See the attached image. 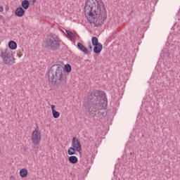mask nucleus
I'll use <instances>...</instances> for the list:
<instances>
[{
    "mask_svg": "<svg viewBox=\"0 0 180 180\" xmlns=\"http://www.w3.org/2000/svg\"><path fill=\"white\" fill-rule=\"evenodd\" d=\"M66 34L70 37V39H75L77 37H75V34L70 30H65Z\"/></svg>",
    "mask_w": 180,
    "mask_h": 180,
    "instance_id": "nucleus-18",
    "label": "nucleus"
},
{
    "mask_svg": "<svg viewBox=\"0 0 180 180\" xmlns=\"http://www.w3.org/2000/svg\"><path fill=\"white\" fill-rule=\"evenodd\" d=\"M46 47L49 50H52L53 51H56V50H58L60 49V41L58 38L53 37V35L48 37L46 41Z\"/></svg>",
    "mask_w": 180,
    "mask_h": 180,
    "instance_id": "nucleus-5",
    "label": "nucleus"
},
{
    "mask_svg": "<svg viewBox=\"0 0 180 180\" xmlns=\"http://www.w3.org/2000/svg\"><path fill=\"white\" fill-rule=\"evenodd\" d=\"M65 70V72H71L72 70V68H71V65L70 64H66L65 65V68L63 69V70Z\"/></svg>",
    "mask_w": 180,
    "mask_h": 180,
    "instance_id": "nucleus-19",
    "label": "nucleus"
},
{
    "mask_svg": "<svg viewBox=\"0 0 180 180\" xmlns=\"http://www.w3.org/2000/svg\"><path fill=\"white\" fill-rule=\"evenodd\" d=\"M75 151H77V149L74 147H70L68 150V154L69 155H74L75 154Z\"/></svg>",
    "mask_w": 180,
    "mask_h": 180,
    "instance_id": "nucleus-17",
    "label": "nucleus"
},
{
    "mask_svg": "<svg viewBox=\"0 0 180 180\" xmlns=\"http://www.w3.org/2000/svg\"><path fill=\"white\" fill-rule=\"evenodd\" d=\"M18 57H21L22 56H23V54H22V53H18Z\"/></svg>",
    "mask_w": 180,
    "mask_h": 180,
    "instance_id": "nucleus-25",
    "label": "nucleus"
},
{
    "mask_svg": "<svg viewBox=\"0 0 180 180\" xmlns=\"http://www.w3.org/2000/svg\"><path fill=\"white\" fill-rule=\"evenodd\" d=\"M21 6L25 11H27V9H29V6H30V2L28 0H23L21 2Z\"/></svg>",
    "mask_w": 180,
    "mask_h": 180,
    "instance_id": "nucleus-13",
    "label": "nucleus"
},
{
    "mask_svg": "<svg viewBox=\"0 0 180 180\" xmlns=\"http://www.w3.org/2000/svg\"><path fill=\"white\" fill-rule=\"evenodd\" d=\"M90 19V20H89ZM88 20H91V23H94L93 22H92V18L91 17H89V18H88Z\"/></svg>",
    "mask_w": 180,
    "mask_h": 180,
    "instance_id": "nucleus-24",
    "label": "nucleus"
},
{
    "mask_svg": "<svg viewBox=\"0 0 180 180\" xmlns=\"http://www.w3.org/2000/svg\"><path fill=\"white\" fill-rule=\"evenodd\" d=\"M8 48L10 50H16L18 49V44L15 41H10L8 42Z\"/></svg>",
    "mask_w": 180,
    "mask_h": 180,
    "instance_id": "nucleus-12",
    "label": "nucleus"
},
{
    "mask_svg": "<svg viewBox=\"0 0 180 180\" xmlns=\"http://www.w3.org/2000/svg\"><path fill=\"white\" fill-rule=\"evenodd\" d=\"M105 116V112L98 111L97 113V117H99L100 119H102Z\"/></svg>",
    "mask_w": 180,
    "mask_h": 180,
    "instance_id": "nucleus-20",
    "label": "nucleus"
},
{
    "mask_svg": "<svg viewBox=\"0 0 180 180\" xmlns=\"http://www.w3.org/2000/svg\"><path fill=\"white\" fill-rule=\"evenodd\" d=\"M37 0H31V2H32V5H34V4H36V1Z\"/></svg>",
    "mask_w": 180,
    "mask_h": 180,
    "instance_id": "nucleus-22",
    "label": "nucleus"
},
{
    "mask_svg": "<svg viewBox=\"0 0 180 180\" xmlns=\"http://www.w3.org/2000/svg\"><path fill=\"white\" fill-rule=\"evenodd\" d=\"M51 110H52L53 117L54 119H58L60 117V112L56 110V105H51Z\"/></svg>",
    "mask_w": 180,
    "mask_h": 180,
    "instance_id": "nucleus-11",
    "label": "nucleus"
},
{
    "mask_svg": "<svg viewBox=\"0 0 180 180\" xmlns=\"http://www.w3.org/2000/svg\"><path fill=\"white\" fill-rule=\"evenodd\" d=\"M31 141L34 146H39L41 141V133L39 131V127L37 125L32 133Z\"/></svg>",
    "mask_w": 180,
    "mask_h": 180,
    "instance_id": "nucleus-6",
    "label": "nucleus"
},
{
    "mask_svg": "<svg viewBox=\"0 0 180 180\" xmlns=\"http://www.w3.org/2000/svg\"><path fill=\"white\" fill-rule=\"evenodd\" d=\"M94 53L95 54H101V51H102L103 49V45H102V44H98V45H94Z\"/></svg>",
    "mask_w": 180,
    "mask_h": 180,
    "instance_id": "nucleus-9",
    "label": "nucleus"
},
{
    "mask_svg": "<svg viewBox=\"0 0 180 180\" xmlns=\"http://www.w3.org/2000/svg\"><path fill=\"white\" fill-rule=\"evenodd\" d=\"M25 11L22 7H18L15 9V16H18V18H22V16H25Z\"/></svg>",
    "mask_w": 180,
    "mask_h": 180,
    "instance_id": "nucleus-8",
    "label": "nucleus"
},
{
    "mask_svg": "<svg viewBox=\"0 0 180 180\" xmlns=\"http://www.w3.org/2000/svg\"><path fill=\"white\" fill-rule=\"evenodd\" d=\"M108 106V98L103 91L94 90L87 98L86 112L91 117L96 116V112L105 109Z\"/></svg>",
    "mask_w": 180,
    "mask_h": 180,
    "instance_id": "nucleus-2",
    "label": "nucleus"
},
{
    "mask_svg": "<svg viewBox=\"0 0 180 180\" xmlns=\"http://www.w3.org/2000/svg\"><path fill=\"white\" fill-rule=\"evenodd\" d=\"M68 161L70 164H77V162H78V158H77V156H70L68 158Z\"/></svg>",
    "mask_w": 180,
    "mask_h": 180,
    "instance_id": "nucleus-14",
    "label": "nucleus"
},
{
    "mask_svg": "<svg viewBox=\"0 0 180 180\" xmlns=\"http://www.w3.org/2000/svg\"><path fill=\"white\" fill-rule=\"evenodd\" d=\"M28 172L26 168L21 169L20 170V176L21 178H26L27 176Z\"/></svg>",
    "mask_w": 180,
    "mask_h": 180,
    "instance_id": "nucleus-15",
    "label": "nucleus"
},
{
    "mask_svg": "<svg viewBox=\"0 0 180 180\" xmlns=\"http://www.w3.org/2000/svg\"><path fill=\"white\" fill-rule=\"evenodd\" d=\"M84 13L91 18L94 27H100L106 20V8L102 0H86Z\"/></svg>",
    "mask_w": 180,
    "mask_h": 180,
    "instance_id": "nucleus-1",
    "label": "nucleus"
},
{
    "mask_svg": "<svg viewBox=\"0 0 180 180\" xmlns=\"http://www.w3.org/2000/svg\"><path fill=\"white\" fill-rule=\"evenodd\" d=\"M88 47L90 51H92V44H91V41L88 42Z\"/></svg>",
    "mask_w": 180,
    "mask_h": 180,
    "instance_id": "nucleus-21",
    "label": "nucleus"
},
{
    "mask_svg": "<svg viewBox=\"0 0 180 180\" xmlns=\"http://www.w3.org/2000/svg\"><path fill=\"white\" fill-rule=\"evenodd\" d=\"M0 57L2 58L3 63L6 65H12L15 64V57H13L12 51H11L9 49H6L1 51Z\"/></svg>",
    "mask_w": 180,
    "mask_h": 180,
    "instance_id": "nucleus-4",
    "label": "nucleus"
},
{
    "mask_svg": "<svg viewBox=\"0 0 180 180\" xmlns=\"http://www.w3.org/2000/svg\"><path fill=\"white\" fill-rule=\"evenodd\" d=\"M91 44L93 46H97L98 44H101V43H99V40L98 39V38L96 37H92Z\"/></svg>",
    "mask_w": 180,
    "mask_h": 180,
    "instance_id": "nucleus-16",
    "label": "nucleus"
},
{
    "mask_svg": "<svg viewBox=\"0 0 180 180\" xmlns=\"http://www.w3.org/2000/svg\"><path fill=\"white\" fill-rule=\"evenodd\" d=\"M0 12H4V7L0 5Z\"/></svg>",
    "mask_w": 180,
    "mask_h": 180,
    "instance_id": "nucleus-23",
    "label": "nucleus"
},
{
    "mask_svg": "<svg viewBox=\"0 0 180 180\" xmlns=\"http://www.w3.org/2000/svg\"><path fill=\"white\" fill-rule=\"evenodd\" d=\"M77 49L84 53V54L89 53V51H88V49H86V47H85V46H84L81 42L77 43Z\"/></svg>",
    "mask_w": 180,
    "mask_h": 180,
    "instance_id": "nucleus-10",
    "label": "nucleus"
},
{
    "mask_svg": "<svg viewBox=\"0 0 180 180\" xmlns=\"http://www.w3.org/2000/svg\"><path fill=\"white\" fill-rule=\"evenodd\" d=\"M72 147L76 149L77 153L81 154V150H82V145L81 144V141L77 139V137H73L72 139Z\"/></svg>",
    "mask_w": 180,
    "mask_h": 180,
    "instance_id": "nucleus-7",
    "label": "nucleus"
},
{
    "mask_svg": "<svg viewBox=\"0 0 180 180\" xmlns=\"http://www.w3.org/2000/svg\"><path fill=\"white\" fill-rule=\"evenodd\" d=\"M48 81L52 86L56 88H63L67 84V76L64 75V67L60 64H54L46 73Z\"/></svg>",
    "mask_w": 180,
    "mask_h": 180,
    "instance_id": "nucleus-3",
    "label": "nucleus"
}]
</instances>
